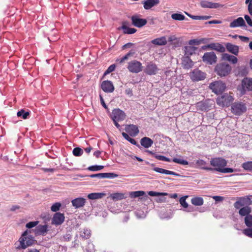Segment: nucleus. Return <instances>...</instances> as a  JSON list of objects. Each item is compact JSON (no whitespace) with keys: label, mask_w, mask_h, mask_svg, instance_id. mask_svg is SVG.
<instances>
[{"label":"nucleus","mask_w":252,"mask_h":252,"mask_svg":"<svg viewBox=\"0 0 252 252\" xmlns=\"http://www.w3.org/2000/svg\"><path fill=\"white\" fill-rule=\"evenodd\" d=\"M28 230L24 231L20 237L18 241L15 243V248L17 250H25L31 246L35 241L34 238L31 235H28Z\"/></svg>","instance_id":"obj_1"},{"label":"nucleus","mask_w":252,"mask_h":252,"mask_svg":"<svg viewBox=\"0 0 252 252\" xmlns=\"http://www.w3.org/2000/svg\"><path fill=\"white\" fill-rule=\"evenodd\" d=\"M210 164L213 167V171L220 172L223 167L226 166V160L221 158H212L210 160Z\"/></svg>","instance_id":"obj_2"},{"label":"nucleus","mask_w":252,"mask_h":252,"mask_svg":"<svg viewBox=\"0 0 252 252\" xmlns=\"http://www.w3.org/2000/svg\"><path fill=\"white\" fill-rule=\"evenodd\" d=\"M231 70V67L228 63H224L217 64L215 68V72L220 77L227 76Z\"/></svg>","instance_id":"obj_3"},{"label":"nucleus","mask_w":252,"mask_h":252,"mask_svg":"<svg viewBox=\"0 0 252 252\" xmlns=\"http://www.w3.org/2000/svg\"><path fill=\"white\" fill-rule=\"evenodd\" d=\"M231 112L235 115L240 116L247 110L245 103L242 102H235L231 107Z\"/></svg>","instance_id":"obj_4"},{"label":"nucleus","mask_w":252,"mask_h":252,"mask_svg":"<svg viewBox=\"0 0 252 252\" xmlns=\"http://www.w3.org/2000/svg\"><path fill=\"white\" fill-rule=\"evenodd\" d=\"M233 97L232 95L228 94H223L221 95L218 97L216 101L220 106L224 107L228 106L233 100Z\"/></svg>","instance_id":"obj_5"},{"label":"nucleus","mask_w":252,"mask_h":252,"mask_svg":"<svg viewBox=\"0 0 252 252\" xmlns=\"http://www.w3.org/2000/svg\"><path fill=\"white\" fill-rule=\"evenodd\" d=\"M242 86L238 89L240 95L245 94L246 91H252V78L246 77L242 80Z\"/></svg>","instance_id":"obj_6"},{"label":"nucleus","mask_w":252,"mask_h":252,"mask_svg":"<svg viewBox=\"0 0 252 252\" xmlns=\"http://www.w3.org/2000/svg\"><path fill=\"white\" fill-rule=\"evenodd\" d=\"M252 204V200L250 196L239 197L237 200L234 203V207L236 209H239L242 207L249 206Z\"/></svg>","instance_id":"obj_7"},{"label":"nucleus","mask_w":252,"mask_h":252,"mask_svg":"<svg viewBox=\"0 0 252 252\" xmlns=\"http://www.w3.org/2000/svg\"><path fill=\"white\" fill-rule=\"evenodd\" d=\"M127 68L129 72L138 73L142 70L143 66L140 62L134 60L128 63Z\"/></svg>","instance_id":"obj_8"},{"label":"nucleus","mask_w":252,"mask_h":252,"mask_svg":"<svg viewBox=\"0 0 252 252\" xmlns=\"http://www.w3.org/2000/svg\"><path fill=\"white\" fill-rule=\"evenodd\" d=\"M210 88L216 94L222 93L226 88L224 83L221 81H217L212 83L210 85Z\"/></svg>","instance_id":"obj_9"},{"label":"nucleus","mask_w":252,"mask_h":252,"mask_svg":"<svg viewBox=\"0 0 252 252\" xmlns=\"http://www.w3.org/2000/svg\"><path fill=\"white\" fill-rule=\"evenodd\" d=\"M202 58L204 63L210 65L216 63L217 61V57L214 52L205 53Z\"/></svg>","instance_id":"obj_10"},{"label":"nucleus","mask_w":252,"mask_h":252,"mask_svg":"<svg viewBox=\"0 0 252 252\" xmlns=\"http://www.w3.org/2000/svg\"><path fill=\"white\" fill-rule=\"evenodd\" d=\"M189 76L192 81H199L206 78V73L198 69H195L190 73Z\"/></svg>","instance_id":"obj_11"},{"label":"nucleus","mask_w":252,"mask_h":252,"mask_svg":"<svg viewBox=\"0 0 252 252\" xmlns=\"http://www.w3.org/2000/svg\"><path fill=\"white\" fill-rule=\"evenodd\" d=\"M200 5L204 8L216 9L222 7L223 5L218 2H213L207 0H201L200 2Z\"/></svg>","instance_id":"obj_12"},{"label":"nucleus","mask_w":252,"mask_h":252,"mask_svg":"<svg viewBox=\"0 0 252 252\" xmlns=\"http://www.w3.org/2000/svg\"><path fill=\"white\" fill-rule=\"evenodd\" d=\"M158 70V68L157 65L152 62H150L147 63L144 72L148 75H153L156 74Z\"/></svg>","instance_id":"obj_13"},{"label":"nucleus","mask_w":252,"mask_h":252,"mask_svg":"<svg viewBox=\"0 0 252 252\" xmlns=\"http://www.w3.org/2000/svg\"><path fill=\"white\" fill-rule=\"evenodd\" d=\"M126 118V115L124 112L119 109H114L111 115L112 120L123 121Z\"/></svg>","instance_id":"obj_14"},{"label":"nucleus","mask_w":252,"mask_h":252,"mask_svg":"<svg viewBox=\"0 0 252 252\" xmlns=\"http://www.w3.org/2000/svg\"><path fill=\"white\" fill-rule=\"evenodd\" d=\"M131 19L132 25L138 28L142 27L147 23L146 19L140 18L137 15L132 16Z\"/></svg>","instance_id":"obj_15"},{"label":"nucleus","mask_w":252,"mask_h":252,"mask_svg":"<svg viewBox=\"0 0 252 252\" xmlns=\"http://www.w3.org/2000/svg\"><path fill=\"white\" fill-rule=\"evenodd\" d=\"M101 86L102 90L107 93H112L115 89L112 82L109 80L103 81Z\"/></svg>","instance_id":"obj_16"},{"label":"nucleus","mask_w":252,"mask_h":252,"mask_svg":"<svg viewBox=\"0 0 252 252\" xmlns=\"http://www.w3.org/2000/svg\"><path fill=\"white\" fill-rule=\"evenodd\" d=\"M125 130L131 136H136L139 132L138 126L134 125H126L125 127Z\"/></svg>","instance_id":"obj_17"},{"label":"nucleus","mask_w":252,"mask_h":252,"mask_svg":"<svg viewBox=\"0 0 252 252\" xmlns=\"http://www.w3.org/2000/svg\"><path fill=\"white\" fill-rule=\"evenodd\" d=\"M64 220V216L63 214L61 213H56L54 214L52 220V224L56 225H61Z\"/></svg>","instance_id":"obj_18"},{"label":"nucleus","mask_w":252,"mask_h":252,"mask_svg":"<svg viewBox=\"0 0 252 252\" xmlns=\"http://www.w3.org/2000/svg\"><path fill=\"white\" fill-rule=\"evenodd\" d=\"M145 9L149 10L159 3V0H144L142 1Z\"/></svg>","instance_id":"obj_19"},{"label":"nucleus","mask_w":252,"mask_h":252,"mask_svg":"<svg viewBox=\"0 0 252 252\" xmlns=\"http://www.w3.org/2000/svg\"><path fill=\"white\" fill-rule=\"evenodd\" d=\"M91 178H114L118 176V175L114 173H101L92 174L90 176Z\"/></svg>","instance_id":"obj_20"},{"label":"nucleus","mask_w":252,"mask_h":252,"mask_svg":"<svg viewBox=\"0 0 252 252\" xmlns=\"http://www.w3.org/2000/svg\"><path fill=\"white\" fill-rule=\"evenodd\" d=\"M225 47L227 51L235 55H238L239 47L237 45L232 44L231 43H226Z\"/></svg>","instance_id":"obj_21"},{"label":"nucleus","mask_w":252,"mask_h":252,"mask_svg":"<svg viewBox=\"0 0 252 252\" xmlns=\"http://www.w3.org/2000/svg\"><path fill=\"white\" fill-rule=\"evenodd\" d=\"M195 164L200 169L208 171H213V168L207 166V163L203 159H199L195 161Z\"/></svg>","instance_id":"obj_22"},{"label":"nucleus","mask_w":252,"mask_h":252,"mask_svg":"<svg viewBox=\"0 0 252 252\" xmlns=\"http://www.w3.org/2000/svg\"><path fill=\"white\" fill-rule=\"evenodd\" d=\"M182 66L184 68L189 69L191 68L193 65L194 63L189 57L184 56L182 59Z\"/></svg>","instance_id":"obj_23"},{"label":"nucleus","mask_w":252,"mask_h":252,"mask_svg":"<svg viewBox=\"0 0 252 252\" xmlns=\"http://www.w3.org/2000/svg\"><path fill=\"white\" fill-rule=\"evenodd\" d=\"M71 203L75 208H79L85 205L86 199L83 197H78L72 200Z\"/></svg>","instance_id":"obj_24"},{"label":"nucleus","mask_w":252,"mask_h":252,"mask_svg":"<svg viewBox=\"0 0 252 252\" xmlns=\"http://www.w3.org/2000/svg\"><path fill=\"white\" fill-rule=\"evenodd\" d=\"M153 170L158 173L166 175H172L177 177L180 176V174L170 170L164 169L159 167H154Z\"/></svg>","instance_id":"obj_25"},{"label":"nucleus","mask_w":252,"mask_h":252,"mask_svg":"<svg viewBox=\"0 0 252 252\" xmlns=\"http://www.w3.org/2000/svg\"><path fill=\"white\" fill-rule=\"evenodd\" d=\"M245 25V22L243 18L239 17L230 23L229 27L234 28L238 27H242Z\"/></svg>","instance_id":"obj_26"},{"label":"nucleus","mask_w":252,"mask_h":252,"mask_svg":"<svg viewBox=\"0 0 252 252\" xmlns=\"http://www.w3.org/2000/svg\"><path fill=\"white\" fill-rule=\"evenodd\" d=\"M141 145L145 148H149L153 144V141L150 138L144 137L140 140Z\"/></svg>","instance_id":"obj_27"},{"label":"nucleus","mask_w":252,"mask_h":252,"mask_svg":"<svg viewBox=\"0 0 252 252\" xmlns=\"http://www.w3.org/2000/svg\"><path fill=\"white\" fill-rule=\"evenodd\" d=\"M47 231V226L46 225H39L35 227L34 233L36 235H44Z\"/></svg>","instance_id":"obj_28"},{"label":"nucleus","mask_w":252,"mask_h":252,"mask_svg":"<svg viewBox=\"0 0 252 252\" xmlns=\"http://www.w3.org/2000/svg\"><path fill=\"white\" fill-rule=\"evenodd\" d=\"M222 59L224 61H229L233 64L236 63L238 61V59L236 57L227 53L222 54Z\"/></svg>","instance_id":"obj_29"},{"label":"nucleus","mask_w":252,"mask_h":252,"mask_svg":"<svg viewBox=\"0 0 252 252\" xmlns=\"http://www.w3.org/2000/svg\"><path fill=\"white\" fill-rule=\"evenodd\" d=\"M239 214L241 217H245L247 216H249L252 211L251 208L249 206H245L243 207L240 208L239 209Z\"/></svg>","instance_id":"obj_30"},{"label":"nucleus","mask_w":252,"mask_h":252,"mask_svg":"<svg viewBox=\"0 0 252 252\" xmlns=\"http://www.w3.org/2000/svg\"><path fill=\"white\" fill-rule=\"evenodd\" d=\"M121 29L123 30V32L125 34H133L137 31L136 29L134 28L127 27L126 26V22H124L122 23Z\"/></svg>","instance_id":"obj_31"},{"label":"nucleus","mask_w":252,"mask_h":252,"mask_svg":"<svg viewBox=\"0 0 252 252\" xmlns=\"http://www.w3.org/2000/svg\"><path fill=\"white\" fill-rule=\"evenodd\" d=\"M151 42L155 45H165L167 44V40L165 36H162L152 40Z\"/></svg>","instance_id":"obj_32"},{"label":"nucleus","mask_w":252,"mask_h":252,"mask_svg":"<svg viewBox=\"0 0 252 252\" xmlns=\"http://www.w3.org/2000/svg\"><path fill=\"white\" fill-rule=\"evenodd\" d=\"M197 48L194 46H189L185 47V56L189 57L195 53Z\"/></svg>","instance_id":"obj_33"},{"label":"nucleus","mask_w":252,"mask_h":252,"mask_svg":"<svg viewBox=\"0 0 252 252\" xmlns=\"http://www.w3.org/2000/svg\"><path fill=\"white\" fill-rule=\"evenodd\" d=\"M135 54V52L134 50H130L128 53H127L125 56H124L123 57L120 58V59H118L117 60H116V62L120 63V64H121L124 61H125L126 60H127L128 59V58L130 57H132L133 56V55H134Z\"/></svg>","instance_id":"obj_34"},{"label":"nucleus","mask_w":252,"mask_h":252,"mask_svg":"<svg viewBox=\"0 0 252 252\" xmlns=\"http://www.w3.org/2000/svg\"><path fill=\"white\" fill-rule=\"evenodd\" d=\"M105 195V193L101 192L91 193L88 195V197L90 199L94 200L102 198Z\"/></svg>","instance_id":"obj_35"},{"label":"nucleus","mask_w":252,"mask_h":252,"mask_svg":"<svg viewBox=\"0 0 252 252\" xmlns=\"http://www.w3.org/2000/svg\"><path fill=\"white\" fill-rule=\"evenodd\" d=\"M186 14L189 17L191 18V19L193 20H206L209 19L211 18V16H194L191 15L187 12H185Z\"/></svg>","instance_id":"obj_36"},{"label":"nucleus","mask_w":252,"mask_h":252,"mask_svg":"<svg viewBox=\"0 0 252 252\" xmlns=\"http://www.w3.org/2000/svg\"><path fill=\"white\" fill-rule=\"evenodd\" d=\"M191 203L195 206H201L203 204V199L200 197H193L191 200Z\"/></svg>","instance_id":"obj_37"},{"label":"nucleus","mask_w":252,"mask_h":252,"mask_svg":"<svg viewBox=\"0 0 252 252\" xmlns=\"http://www.w3.org/2000/svg\"><path fill=\"white\" fill-rule=\"evenodd\" d=\"M110 197L113 200H119L125 198V194L122 193H114L110 195Z\"/></svg>","instance_id":"obj_38"},{"label":"nucleus","mask_w":252,"mask_h":252,"mask_svg":"<svg viewBox=\"0 0 252 252\" xmlns=\"http://www.w3.org/2000/svg\"><path fill=\"white\" fill-rule=\"evenodd\" d=\"M242 167L246 171L252 172V161H248L243 163Z\"/></svg>","instance_id":"obj_39"},{"label":"nucleus","mask_w":252,"mask_h":252,"mask_svg":"<svg viewBox=\"0 0 252 252\" xmlns=\"http://www.w3.org/2000/svg\"><path fill=\"white\" fill-rule=\"evenodd\" d=\"M17 115L18 117H20L23 119H26L30 115V112L29 111H25L23 109H21L17 112Z\"/></svg>","instance_id":"obj_40"},{"label":"nucleus","mask_w":252,"mask_h":252,"mask_svg":"<svg viewBox=\"0 0 252 252\" xmlns=\"http://www.w3.org/2000/svg\"><path fill=\"white\" fill-rule=\"evenodd\" d=\"M145 194L144 191H131L129 193V196L131 198H136L142 196Z\"/></svg>","instance_id":"obj_41"},{"label":"nucleus","mask_w":252,"mask_h":252,"mask_svg":"<svg viewBox=\"0 0 252 252\" xmlns=\"http://www.w3.org/2000/svg\"><path fill=\"white\" fill-rule=\"evenodd\" d=\"M171 18L177 21H183L185 19V16L182 14L180 13H174L171 15Z\"/></svg>","instance_id":"obj_42"},{"label":"nucleus","mask_w":252,"mask_h":252,"mask_svg":"<svg viewBox=\"0 0 252 252\" xmlns=\"http://www.w3.org/2000/svg\"><path fill=\"white\" fill-rule=\"evenodd\" d=\"M122 135L125 138V139H126L132 144L134 145H137L136 141L134 139L130 137V136L126 133H125L124 132H122Z\"/></svg>","instance_id":"obj_43"},{"label":"nucleus","mask_w":252,"mask_h":252,"mask_svg":"<svg viewBox=\"0 0 252 252\" xmlns=\"http://www.w3.org/2000/svg\"><path fill=\"white\" fill-rule=\"evenodd\" d=\"M197 107L199 108L202 111H207L208 107L205 102L200 101L197 103Z\"/></svg>","instance_id":"obj_44"},{"label":"nucleus","mask_w":252,"mask_h":252,"mask_svg":"<svg viewBox=\"0 0 252 252\" xmlns=\"http://www.w3.org/2000/svg\"><path fill=\"white\" fill-rule=\"evenodd\" d=\"M148 194L151 196H166L168 193L166 192H158L153 191H150Z\"/></svg>","instance_id":"obj_45"},{"label":"nucleus","mask_w":252,"mask_h":252,"mask_svg":"<svg viewBox=\"0 0 252 252\" xmlns=\"http://www.w3.org/2000/svg\"><path fill=\"white\" fill-rule=\"evenodd\" d=\"M72 153H73V154L74 156H75L76 157H79V156H81L83 154V151L80 148L77 147V148H75L73 150Z\"/></svg>","instance_id":"obj_46"},{"label":"nucleus","mask_w":252,"mask_h":252,"mask_svg":"<svg viewBox=\"0 0 252 252\" xmlns=\"http://www.w3.org/2000/svg\"><path fill=\"white\" fill-rule=\"evenodd\" d=\"M245 223L248 227L252 226V215H250L245 217Z\"/></svg>","instance_id":"obj_47"},{"label":"nucleus","mask_w":252,"mask_h":252,"mask_svg":"<svg viewBox=\"0 0 252 252\" xmlns=\"http://www.w3.org/2000/svg\"><path fill=\"white\" fill-rule=\"evenodd\" d=\"M188 197V196H185L182 197L180 199V203L185 208H187L189 207V205L188 203L186 202V198Z\"/></svg>","instance_id":"obj_48"},{"label":"nucleus","mask_w":252,"mask_h":252,"mask_svg":"<svg viewBox=\"0 0 252 252\" xmlns=\"http://www.w3.org/2000/svg\"><path fill=\"white\" fill-rule=\"evenodd\" d=\"M173 161L175 163H177L184 165H188L189 163L188 161L184 160L183 159L178 158H174L173 159Z\"/></svg>","instance_id":"obj_49"},{"label":"nucleus","mask_w":252,"mask_h":252,"mask_svg":"<svg viewBox=\"0 0 252 252\" xmlns=\"http://www.w3.org/2000/svg\"><path fill=\"white\" fill-rule=\"evenodd\" d=\"M104 166L102 165H92L88 167V169L92 171H99L102 169Z\"/></svg>","instance_id":"obj_50"},{"label":"nucleus","mask_w":252,"mask_h":252,"mask_svg":"<svg viewBox=\"0 0 252 252\" xmlns=\"http://www.w3.org/2000/svg\"><path fill=\"white\" fill-rule=\"evenodd\" d=\"M91 236V230L87 228L84 229L81 236L85 239L89 238Z\"/></svg>","instance_id":"obj_51"},{"label":"nucleus","mask_w":252,"mask_h":252,"mask_svg":"<svg viewBox=\"0 0 252 252\" xmlns=\"http://www.w3.org/2000/svg\"><path fill=\"white\" fill-rule=\"evenodd\" d=\"M86 249L88 252H94L95 251L94 246L92 242L88 243Z\"/></svg>","instance_id":"obj_52"},{"label":"nucleus","mask_w":252,"mask_h":252,"mask_svg":"<svg viewBox=\"0 0 252 252\" xmlns=\"http://www.w3.org/2000/svg\"><path fill=\"white\" fill-rule=\"evenodd\" d=\"M61 206V204L60 203H55L51 206V210L53 212H57V211L59 210Z\"/></svg>","instance_id":"obj_53"},{"label":"nucleus","mask_w":252,"mask_h":252,"mask_svg":"<svg viewBox=\"0 0 252 252\" xmlns=\"http://www.w3.org/2000/svg\"><path fill=\"white\" fill-rule=\"evenodd\" d=\"M155 158H157V159H158L160 160L165 161H167V162L170 161V159L169 158H167L163 156L155 155Z\"/></svg>","instance_id":"obj_54"},{"label":"nucleus","mask_w":252,"mask_h":252,"mask_svg":"<svg viewBox=\"0 0 252 252\" xmlns=\"http://www.w3.org/2000/svg\"><path fill=\"white\" fill-rule=\"evenodd\" d=\"M243 233L251 238H252V227L246 228L243 230Z\"/></svg>","instance_id":"obj_55"},{"label":"nucleus","mask_w":252,"mask_h":252,"mask_svg":"<svg viewBox=\"0 0 252 252\" xmlns=\"http://www.w3.org/2000/svg\"><path fill=\"white\" fill-rule=\"evenodd\" d=\"M115 65L114 64H113L111 65H110L108 68L107 69V70L105 71L104 73V75H106L107 74H109L110 73L113 71L115 69Z\"/></svg>","instance_id":"obj_56"},{"label":"nucleus","mask_w":252,"mask_h":252,"mask_svg":"<svg viewBox=\"0 0 252 252\" xmlns=\"http://www.w3.org/2000/svg\"><path fill=\"white\" fill-rule=\"evenodd\" d=\"M216 50L221 53H223L225 51V48L221 44L217 43L216 45Z\"/></svg>","instance_id":"obj_57"},{"label":"nucleus","mask_w":252,"mask_h":252,"mask_svg":"<svg viewBox=\"0 0 252 252\" xmlns=\"http://www.w3.org/2000/svg\"><path fill=\"white\" fill-rule=\"evenodd\" d=\"M38 223V221H30L26 224V227L28 228H32L35 227Z\"/></svg>","instance_id":"obj_58"},{"label":"nucleus","mask_w":252,"mask_h":252,"mask_svg":"<svg viewBox=\"0 0 252 252\" xmlns=\"http://www.w3.org/2000/svg\"><path fill=\"white\" fill-rule=\"evenodd\" d=\"M245 3L248 4V11L251 15H252V0H246Z\"/></svg>","instance_id":"obj_59"},{"label":"nucleus","mask_w":252,"mask_h":252,"mask_svg":"<svg viewBox=\"0 0 252 252\" xmlns=\"http://www.w3.org/2000/svg\"><path fill=\"white\" fill-rule=\"evenodd\" d=\"M216 45H217V44H215V43H211L207 45H205V46H202V48L203 49L205 50V49H206L207 48H209L211 49L216 50Z\"/></svg>","instance_id":"obj_60"},{"label":"nucleus","mask_w":252,"mask_h":252,"mask_svg":"<svg viewBox=\"0 0 252 252\" xmlns=\"http://www.w3.org/2000/svg\"><path fill=\"white\" fill-rule=\"evenodd\" d=\"M235 170L231 168H228V167H223L222 170L220 172L221 173H232Z\"/></svg>","instance_id":"obj_61"},{"label":"nucleus","mask_w":252,"mask_h":252,"mask_svg":"<svg viewBox=\"0 0 252 252\" xmlns=\"http://www.w3.org/2000/svg\"><path fill=\"white\" fill-rule=\"evenodd\" d=\"M244 18H245L247 23H248V24L250 26L252 27V19H251L250 17L248 15H245Z\"/></svg>","instance_id":"obj_62"},{"label":"nucleus","mask_w":252,"mask_h":252,"mask_svg":"<svg viewBox=\"0 0 252 252\" xmlns=\"http://www.w3.org/2000/svg\"><path fill=\"white\" fill-rule=\"evenodd\" d=\"M221 23H222V22L221 21H220V20H212V21H210L209 22H206L205 24H221Z\"/></svg>","instance_id":"obj_63"},{"label":"nucleus","mask_w":252,"mask_h":252,"mask_svg":"<svg viewBox=\"0 0 252 252\" xmlns=\"http://www.w3.org/2000/svg\"><path fill=\"white\" fill-rule=\"evenodd\" d=\"M238 37L240 39V40L244 42H248L249 40V38L246 36L240 35Z\"/></svg>","instance_id":"obj_64"}]
</instances>
